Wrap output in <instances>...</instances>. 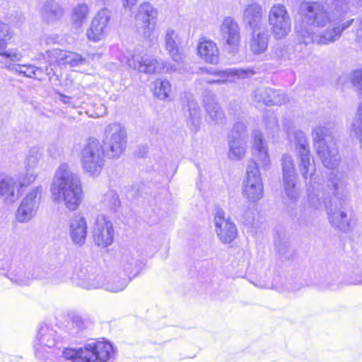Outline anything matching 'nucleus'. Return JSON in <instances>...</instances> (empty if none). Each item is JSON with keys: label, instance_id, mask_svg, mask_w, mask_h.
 I'll return each instance as SVG.
<instances>
[{"label": "nucleus", "instance_id": "obj_5", "mask_svg": "<svg viewBox=\"0 0 362 362\" xmlns=\"http://www.w3.org/2000/svg\"><path fill=\"white\" fill-rule=\"evenodd\" d=\"M61 358L69 362H114L115 351L109 341H90L78 349H64Z\"/></svg>", "mask_w": 362, "mask_h": 362}, {"label": "nucleus", "instance_id": "obj_9", "mask_svg": "<svg viewBox=\"0 0 362 362\" xmlns=\"http://www.w3.org/2000/svg\"><path fill=\"white\" fill-rule=\"evenodd\" d=\"M268 22L275 39H283L291 31V18L284 4H275L269 9Z\"/></svg>", "mask_w": 362, "mask_h": 362}, {"label": "nucleus", "instance_id": "obj_25", "mask_svg": "<svg viewBox=\"0 0 362 362\" xmlns=\"http://www.w3.org/2000/svg\"><path fill=\"white\" fill-rule=\"evenodd\" d=\"M269 39L267 28L252 30L248 42L251 53L255 56L264 54L268 49Z\"/></svg>", "mask_w": 362, "mask_h": 362}, {"label": "nucleus", "instance_id": "obj_42", "mask_svg": "<svg viewBox=\"0 0 362 362\" xmlns=\"http://www.w3.org/2000/svg\"><path fill=\"white\" fill-rule=\"evenodd\" d=\"M129 282L128 279L112 276L103 281L102 288L112 293H117L124 290Z\"/></svg>", "mask_w": 362, "mask_h": 362}, {"label": "nucleus", "instance_id": "obj_61", "mask_svg": "<svg viewBox=\"0 0 362 362\" xmlns=\"http://www.w3.org/2000/svg\"><path fill=\"white\" fill-rule=\"evenodd\" d=\"M60 100L61 101H62L64 103H66V104H69L71 103L70 100H71V98L70 97H68L65 95H60Z\"/></svg>", "mask_w": 362, "mask_h": 362}, {"label": "nucleus", "instance_id": "obj_46", "mask_svg": "<svg viewBox=\"0 0 362 362\" xmlns=\"http://www.w3.org/2000/svg\"><path fill=\"white\" fill-rule=\"evenodd\" d=\"M37 170H31L30 168H25V170L21 172L18 177L16 178L19 189H21L33 183L37 179Z\"/></svg>", "mask_w": 362, "mask_h": 362}, {"label": "nucleus", "instance_id": "obj_43", "mask_svg": "<svg viewBox=\"0 0 362 362\" xmlns=\"http://www.w3.org/2000/svg\"><path fill=\"white\" fill-rule=\"evenodd\" d=\"M287 135L289 139L294 138L295 143L298 146V152L305 150H310L309 143L308 141L306 134L300 129L287 130Z\"/></svg>", "mask_w": 362, "mask_h": 362}, {"label": "nucleus", "instance_id": "obj_35", "mask_svg": "<svg viewBox=\"0 0 362 362\" xmlns=\"http://www.w3.org/2000/svg\"><path fill=\"white\" fill-rule=\"evenodd\" d=\"M90 8L88 4L81 3L76 5L71 15L72 28L76 30H80L86 22L89 16Z\"/></svg>", "mask_w": 362, "mask_h": 362}, {"label": "nucleus", "instance_id": "obj_45", "mask_svg": "<svg viewBox=\"0 0 362 362\" xmlns=\"http://www.w3.org/2000/svg\"><path fill=\"white\" fill-rule=\"evenodd\" d=\"M43 57L46 60V65L45 66L42 64H40L39 66H35V79H37L39 81L44 80L45 76H47L49 78H51V77L55 74L54 68L52 67L55 62H52V64H50L49 62V58L48 57L47 53L45 54H43Z\"/></svg>", "mask_w": 362, "mask_h": 362}, {"label": "nucleus", "instance_id": "obj_14", "mask_svg": "<svg viewBox=\"0 0 362 362\" xmlns=\"http://www.w3.org/2000/svg\"><path fill=\"white\" fill-rule=\"evenodd\" d=\"M247 179L243 188V196L250 202H257L263 197V185L259 170L255 165L247 168Z\"/></svg>", "mask_w": 362, "mask_h": 362}, {"label": "nucleus", "instance_id": "obj_33", "mask_svg": "<svg viewBox=\"0 0 362 362\" xmlns=\"http://www.w3.org/2000/svg\"><path fill=\"white\" fill-rule=\"evenodd\" d=\"M272 57L277 60L293 61L295 64H298L301 57L295 53L293 46L286 43H277L272 49Z\"/></svg>", "mask_w": 362, "mask_h": 362}, {"label": "nucleus", "instance_id": "obj_2", "mask_svg": "<svg viewBox=\"0 0 362 362\" xmlns=\"http://www.w3.org/2000/svg\"><path fill=\"white\" fill-rule=\"evenodd\" d=\"M51 197L54 203H64L70 211L78 209L83 199V190L79 177L67 164L57 169L50 187Z\"/></svg>", "mask_w": 362, "mask_h": 362}, {"label": "nucleus", "instance_id": "obj_60", "mask_svg": "<svg viewBox=\"0 0 362 362\" xmlns=\"http://www.w3.org/2000/svg\"><path fill=\"white\" fill-rule=\"evenodd\" d=\"M105 114H106V108L104 105H101L100 112H95L94 115H91V117H100Z\"/></svg>", "mask_w": 362, "mask_h": 362}, {"label": "nucleus", "instance_id": "obj_54", "mask_svg": "<svg viewBox=\"0 0 362 362\" xmlns=\"http://www.w3.org/2000/svg\"><path fill=\"white\" fill-rule=\"evenodd\" d=\"M349 78L353 86L362 93V69L353 71Z\"/></svg>", "mask_w": 362, "mask_h": 362}, {"label": "nucleus", "instance_id": "obj_41", "mask_svg": "<svg viewBox=\"0 0 362 362\" xmlns=\"http://www.w3.org/2000/svg\"><path fill=\"white\" fill-rule=\"evenodd\" d=\"M120 265L124 272L129 276L128 279H131V276L134 277L139 271L138 262L131 253H124L121 258Z\"/></svg>", "mask_w": 362, "mask_h": 362}, {"label": "nucleus", "instance_id": "obj_58", "mask_svg": "<svg viewBox=\"0 0 362 362\" xmlns=\"http://www.w3.org/2000/svg\"><path fill=\"white\" fill-rule=\"evenodd\" d=\"M11 280L18 285H23L28 284V281L22 276V274L18 275V276L14 278H11Z\"/></svg>", "mask_w": 362, "mask_h": 362}, {"label": "nucleus", "instance_id": "obj_39", "mask_svg": "<svg viewBox=\"0 0 362 362\" xmlns=\"http://www.w3.org/2000/svg\"><path fill=\"white\" fill-rule=\"evenodd\" d=\"M187 107L189 112L187 125L192 131L197 132L201 123L200 108L193 99L188 100Z\"/></svg>", "mask_w": 362, "mask_h": 362}, {"label": "nucleus", "instance_id": "obj_18", "mask_svg": "<svg viewBox=\"0 0 362 362\" xmlns=\"http://www.w3.org/2000/svg\"><path fill=\"white\" fill-rule=\"evenodd\" d=\"M252 160L247 166L255 165L259 170V168L267 170L271 165L270 158L268 153V148L263 141L262 133L256 130L253 132V143L251 148Z\"/></svg>", "mask_w": 362, "mask_h": 362}, {"label": "nucleus", "instance_id": "obj_34", "mask_svg": "<svg viewBox=\"0 0 362 362\" xmlns=\"http://www.w3.org/2000/svg\"><path fill=\"white\" fill-rule=\"evenodd\" d=\"M40 11L43 20L48 23L59 20L64 14L62 6L54 1L43 2Z\"/></svg>", "mask_w": 362, "mask_h": 362}, {"label": "nucleus", "instance_id": "obj_8", "mask_svg": "<svg viewBox=\"0 0 362 362\" xmlns=\"http://www.w3.org/2000/svg\"><path fill=\"white\" fill-rule=\"evenodd\" d=\"M62 341V337L53 327L48 325H40L33 344L35 356L40 360L47 359Z\"/></svg>", "mask_w": 362, "mask_h": 362}, {"label": "nucleus", "instance_id": "obj_30", "mask_svg": "<svg viewBox=\"0 0 362 362\" xmlns=\"http://www.w3.org/2000/svg\"><path fill=\"white\" fill-rule=\"evenodd\" d=\"M202 73L211 75L221 78L228 77H237L238 78H249L256 74L252 68L238 69L230 68L226 70L218 71L214 68H206L201 69Z\"/></svg>", "mask_w": 362, "mask_h": 362}, {"label": "nucleus", "instance_id": "obj_29", "mask_svg": "<svg viewBox=\"0 0 362 362\" xmlns=\"http://www.w3.org/2000/svg\"><path fill=\"white\" fill-rule=\"evenodd\" d=\"M198 54L204 62L216 64L219 61V49L211 40L202 37L197 47Z\"/></svg>", "mask_w": 362, "mask_h": 362}, {"label": "nucleus", "instance_id": "obj_37", "mask_svg": "<svg viewBox=\"0 0 362 362\" xmlns=\"http://www.w3.org/2000/svg\"><path fill=\"white\" fill-rule=\"evenodd\" d=\"M10 61L5 63L4 68L8 71L27 78H35V66L30 64H17V62Z\"/></svg>", "mask_w": 362, "mask_h": 362}, {"label": "nucleus", "instance_id": "obj_64", "mask_svg": "<svg viewBox=\"0 0 362 362\" xmlns=\"http://www.w3.org/2000/svg\"><path fill=\"white\" fill-rule=\"evenodd\" d=\"M346 78V76H341L339 79V82L340 83V82L343 81Z\"/></svg>", "mask_w": 362, "mask_h": 362}, {"label": "nucleus", "instance_id": "obj_27", "mask_svg": "<svg viewBox=\"0 0 362 362\" xmlns=\"http://www.w3.org/2000/svg\"><path fill=\"white\" fill-rule=\"evenodd\" d=\"M253 98L255 101L266 105H281L287 101L284 93L269 88H258L254 92Z\"/></svg>", "mask_w": 362, "mask_h": 362}, {"label": "nucleus", "instance_id": "obj_52", "mask_svg": "<svg viewBox=\"0 0 362 362\" xmlns=\"http://www.w3.org/2000/svg\"><path fill=\"white\" fill-rule=\"evenodd\" d=\"M245 124L243 122L238 121L234 124L229 137L245 139L244 133L245 132Z\"/></svg>", "mask_w": 362, "mask_h": 362}, {"label": "nucleus", "instance_id": "obj_13", "mask_svg": "<svg viewBox=\"0 0 362 362\" xmlns=\"http://www.w3.org/2000/svg\"><path fill=\"white\" fill-rule=\"evenodd\" d=\"M214 230L223 244L232 243L238 235V228L230 217H226L222 209H217L214 217Z\"/></svg>", "mask_w": 362, "mask_h": 362}, {"label": "nucleus", "instance_id": "obj_15", "mask_svg": "<svg viewBox=\"0 0 362 362\" xmlns=\"http://www.w3.org/2000/svg\"><path fill=\"white\" fill-rule=\"evenodd\" d=\"M220 34L226 49L230 53H236L240 43V28L235 19L230 16L223 18L220 25Z\"/></svg>", "mask_w": 362, "mask_h": 362}, {"label": "nucleus", "instance_id": "obj_56", "mask_svg": "<svg viewBox=\"0 0 362 362\" xmlns=\"http://www.w3.org/2000/svg\"><path fill=\"white\" fill-rule=\"evenodd\" d=\"M139 0H121L122 7L126 11H132Z\"/></svg>", "mask_w": 362, "mask_h": 362}, {"label": "nucleus", "instance_id": "obj_62", "mask_svg": "<svg viewBox=\"0 0 362 362\" xmlns=\"http://www.w3.org/2000/svg\"><path fill=\"white\" fill-rule=\"evenodd\" d=\"M172 71H176V69L174 68L173 66H171L170 67H167L166 68V71L167 72H170Z\"/></svg>", "mask_w": 362, "mask_h": 362}, {"label": "nucleus", "instance_id": "obj_24", "mask_svg": "<svg viewBox=\"0 0 362 362\" xmlns=\"http://www.w3.org/2000/svg\"><path fill=\"white\" fill-rule=\"evenodd\" d=\"M88 233L86 218L80 214H74L69 223V234L72 243L77 246L85 244Z\"/></svg>", "mask_w": 362, "mask_h": 362}, {"label": "nucleus", "instance_id": "obj_48", "mask_svg": "<svg viewBox=\"0 0 362 362\" xmlns=\"http://www.w3.org/2000/svg\"><path fill=\"white\" fill-rule=\"evenodd\" d=\"M351 132L359 139L362 147V104H360L357 109L356 116L351 124Z\"/></svg>", "mask_w": 362, "mask_h": 362}, {"label": "nucleus", "instance_id": "obj_20", "mask_svg": "<svg viewBox=\"0 0 362 362\" xmlns=\"http://www.w3.org/2000/svg\"><path fill=\"white\" fill-rule=\"evenodd\" d=\"M244 24L250 30L267 28L264 23V11L261 4L256 1L246 4L242 10Z\"/></svg>", "mask_w": 362, "mask_h": 362}, {"label": "nucleus", "instance_id": "obj_50", "mask_svg": "<svg viewBox=\"0 0 362 362\" xmlns=\"http://www.w3.org/2000/svg\"><path fill=\"white\" fill-rule=\"evenodd\" d=\"M83 328L84 321L79 315H74L66 325L67 332L71 336H76Z\"/></svg>", "mask_w": 362, "mask_h": 362}, {"label": "nucleus", "instance_id": "obj_59", "mask_svg": "<svg viewBox=\"0 0 362 362\" xmlns=\"http://www.w3.org/2000/svg\"><path fill=\"white\" fill-rule=\"evenodd\" d=\"M356 40L361 41L362 40V19L357 23Z\"/></svg>", "mask_w": 362, "mask_h": 362}, {"label": "nucleus", "instance_id": "obj_16", "mask_svg": "<svg viewBox=\"0 0 362 362\" xmlns=\"http://www.w3.org/2000/svg\"><path fill=\"white\" fill-rule=\"evenodd\" d=\"M284 188L286 196L291 202L297 200L299 196L296 188V173L293 160L290 155L284 154L281 158Z\"/></svg>", "mask_w": 362, "mask_h": 362}, {"label": "nucleus", "instance_id": "obj_31", "mask_svg": "<svg viewBox=\"0 0 362 362\" xmlns=\"http://www.w3.org/2000/svg\"><path fill=\"white\" fill-rule=\"evenodd\" d=\"M331 182L333 187V194L339 202V204L349 203V182L347 177L342 175H337L331 177Z\"/></svg>", "mask_w": 362, "mask_h": 362}, {"label": "nucleus", "instance_id": "obj_23", "mask_svg": "<svg viewBox=\"0 0 362 362\" xmlns=\"http://www.w3.org/2000/svg\"><path fill=\"white\" fill-rule=\"evenodd\" d=\"M129 68L145 74H158L164 72L166 68L164 61L151 56H136V60L130 61Z\"/></svg>", "mask_w": 362, "mask_h": 362}, {"label": "nucleus", "instance_id": "obj_57", "mask_svg": "<svg viewBox=\"0 0 362 362\" xmlns=\"http://www.w3.org/2000/svg\"><path fill=\"white\" fill-rule=\"evenodd\" d=\"M201 80L203 82L207 83H217V84H223L227 81L226 79L223 78H210L208 76L204 75Z\"/></svg>", "mask_w": 362, "mask_h": 362}, {"label": "nucleus", "instance_id": "obj_51", "mask_svg": "<svg viewBox=\"0 0 362 362\" xmlns=\"http://www.w3.org/2000/svg\"><path fill=\"white\" fill-rule=\"evenodd\" d=\"M40 159V154L37 151L31 152L26 158L25 168H30L31 170H37Z\"/></svg>", "mask_w": 362, "mask_h": 362}, {"label": "nucleus", "instance_id": "obj_38", "mask_svg": "<svg viewBox=\"0 0 362 362\" xmlns=\"http://www.w3.org/2000/svg\"><path fill=\"white\" fill-rule=\"evenodd\" d=\"M228 157L232 160L242 159L246 153V141L245 139L229 137Z\"/></svg>", "mask_w": 362, "mask_h": 362}, {"label": "nucleus", "instance_id": "obj_12", "mask_svg": "<svg viewBox=\"0 0 362 362\" xmlns=\"http://www.w3.org/2000/svg\"><path fill=\"white\" fill-rule=\"evenodd\" d=\"M93 240L95 245L107 247L112 245L115 238L112 222L104 214H98L91 226Z\"/></svg>", "mask_w": 362, "mask_h": 362}, {"label": "nucleus", "instance_id": "obj_10", "mask_svg": "<svg viewBox=\"0 0 362 362\" xmlns=\"http://www.w3.org/2000/svg\"><path fill=\"white\" fill-rule=\"evenodd\" d=\"M42 193V185L33 187L28 190L16 212V218L18 222L28 223L35 216Z\"/></svg>", "mask_w": 362, "mask_h": 362}, {"label": "nucleus", "instance_id": "obj_63", "mask_svg": "<svg viewBox=\"0 0 362 362\" xmlns=\"http://www.w3.org/2000/svg\"><path fill=\"white\" fill-rule=\"evenodd\" d=\"M101 3H103L104 5H108L110 0H99Z\"/></svg>", "mask_w": 362, "mask_h": 362}, {"label": "nucleus", "instance_id": "obj_47", "mask_svg": "<svg viewBox=\"0 0 362 362\" xmlns=\"http://www.w3.org/2000/svg\"><path fill=\"white\" fill-rule=\"evenodd\" d=\"M266 133L269 136L275 138L279 132V127L276 116L273 112H268L264 117Z\"/></svg>", "mask_w": 362, "mask_h": 362}, {"label": "nucleus", "instance_id": "obj_36", "mask_svg": "<svg viewBox=\"0 0 362 362\" xmlns=\"http://www.w3.org/2000/svg\"><path fill=\"white\" fill-rule=\"evenodd\" d=\"M204 104L209 118L216 123L222 122L224 117L223 112L216 102L213 94L204 96Z\"/></svg>", "mask_w": 362, "mask_h": 362}, {"label": "nucleus", "instance_id": "obj_1", "mask_svg": "<svg viewBox=\"0 0 362 362\" xmlns=\"http://www.w3.org/2000/svg\"><path fill=\"white\" fill-rule=\"evenodd\" d=\"M349 10L346 0H334L324 5L317 1L303 2L299 9L301 21L295 25L300 42L305 45H327L339 40L354 22L344 21Z\"/></svg>", "mask_w": 362, "mask_h": 362}, {"label": "nucleus", "instance_id": "obj_32", "mask_svg": "<svg viewBox=\"0 0 362 362\" xmlns=\"http://www.w3.org/2000/svg\"><path fill=\"white\" fill-rule=\"evenodd\" d=\"M165 49L174 62H182L184 58L178 45L180 40L177 33L172 28H168L165 35Z\"/></svg>", "mask_w": 362, "mask_h": 362}, {"label": "nucleus", "instance_id": "obj_11", "mask_svg": "<svg viewBox=\"0 0 362 362\" xmlns=\"http://www.w3.org/2000/svg\"><path fill=\"white\" fill-rule=\"evenodd\" d=\"M111 14V11L106 7L100 9L95 13L86 33L89 41L98 42L107 36L110 30Z\"/></svg>", "mask_w": 362, "mask_h": 362}, {"label": "nucleus", "instance_id": "obj_21", "mask_svg": "<svg viewBox=\"0 0 362 362\" xmlns=\"http://www.w3.org/2000/svg\"><path fill=\"white\" fill-rule=\"evenodd\" d=\"M77 284L85 289L102 288L103 276L93 267H81L76 272Z\"/></svg>", "mask_w": 362, "mask_h": 362}, {"label": "nucleus", "instance_id": "obj_7", "mask_svg": "<svg viewBox=\"0 0 362 362\" xmlns=\"http://www.w3.org/2000/svg\"><path fill=\"white\" fill-rule=\"evenodd\" d=\"M127 142V129L121 123L112 122L105 127L103 143L109 157L119 158L124 152Z\"/></svg>", "mask_w": 362, "mask_h": 362}, {"label": "nucleus", "instance_id": "obj_40", "mask_svg": "<svg viewBox=\"0 0 362 362\" xmlns=\"http://www.w3.org/2000/svg\"><path fill=\"white\" fill-rule=\"evenodd\" d=\"M121 203L118 194L114 190L105 193L100 200V208L109 212H116L120 207Z\"/></svg>", "mask_w": 362, "mask_h": 362}, {"label": "nucleus", "instance_id": "obj_26", "mask_svg": "<svg viewBox=\"0 0 362 362\" xmlns=\"http://www.w3.org/2000/svg\"><path fill=\"white\" fill-rule=\"evenodd\" d=\"M12 35L8 25L0 21V56L6 59H11L13 62H21L24 57V49H8L4 50L7 47V40L11 38Z\"/></svg>", "mask_w": 362, "mask_h": 362}, {"label": "nucleus", "instance_id": "obj_28", "mask_svg": "<svg viewBox=\"0 0 362 362\" xmlns=\"http://www.w3.org/2000/svg\"><path fill=\"white\" fill-rule=\"evenodd\" d=\"M20 189L16 177L0 175V197L6 203H13L19 197Z\"/></svg>", "mask_w": 362, "mask_h": 362}, {"label": "nucleus", "instance_id": "obj_53", "mask_svg": "<svg viewBox=\"0 0 362 362\" xmlns=\"http://www.w3.org/2000/svg\"><path fill=\"white\" fill-rule=\"evenodd\" d=\"M117 59L119 62L118 66L127 65L129 67L130 61L136 60V56L132 55L129 51H120L117 55Z\"/></svg>", "mask_w": 362, "mask_h": 362}, {"label": "nucleus", "instance_id": "obj_6", "mask_svg": "<svg viewBox=\"0 0 362 362\" xmlns=\"http://www.w3.org/2000/svg\"><path fill=\"white\" fill-rule=\"evenodd\" d=\"M81 162L83 170L92 177H98L105 164V153L98 140L89 139L81 153Z\"/></svg>", "mask_w": 362, "mask_h": 362}, {"label": "nucleus", "instance_id": "obj_44", "mask_svg": "<svg viewBox=\"0 0 362 362\" xmlns=\"http://www.w3.org/2000/svg\"><path fill=\"white\" fill-rule=\"evenodd\" d=\"M171 85L166 79H157L154 82V94L160 99H168L170 97Z\"/></svg>", "mask_w": 362, "mask_h": 362}, {"label": "nucleus", "instance_id": "obj_55", "mask_svg": "<svg viewBox=\"0 0 362 362\" xmlns=\"http://www.w3.org/2000/svg\"><path fill=\"white\" fill-rule=\"evenodd\" d=\"M255 218V211L247 210L243 213L242 219L245 224H251Z\"/></svg>", "mask_w": 362, "mask_h": 362}, {"label": "nucleus", "instance_id": "obj_22", "mask_svg": "<svg viewBox=\"0 0 362 362\" xmlns=\"http://www.w3.org/2000/svg\"><path fill=\"white\" fill-rule=\"evenodd\" d=\"M50 64L55 62L59 66L69 64L71 67L86 64V59L81 54L66 50L54 49L47 52Z\"/></svg>", "mask_w": 362, "mask_h": 362}, {"label": "nucleus", "instance_id": "obj_4", "mask_svg": "<svg viewBox=\"0 0 362 362\" xmlns=\"http://www.w3.org/2000/svg\"><path fill=\"white\" fill-rule=\"evenodd\" d=\"M298 169L305 180L308 192V203L310 208L320 210L327 207L329 194L323 184L320 183V178L315 176L316 168L310 150L298 152Z\"/></svg>", "mask_w": 362, "mask_h": 362}, {"label": "nucleus", "instance_id": "obj_3", "mask_svg": "<svg viewBox=\"0 0 362 362\" xmlns=\"http://www.w3.org/2000/svg\"><path fill=\"white\" fill-rule=\"evenodd\" d=\"M313 147L327 168L334 169L340 163L334 133V124L331 122H320L312 128Z\"/></svg>", "mask_w": 362, "mask_h": 362}, {"label": "nucleus", "instance_id": "obj_49", "mask_svg": "<svg viewBox=\"0 0 362 362\" xmlns=\"http://www.w3.org/2000/svg\"><path fill=\"white\" fill-rule=\"evenodd\" d=\"M74 276L72 267L64 265L55 272L53 281L55 284L66 281Z\"/></svg>", "mask_w": 362, "mask_h": 362}, {"label": "nucleus", "instance_id": "obj_19", "mask_svg": "<svg viewBox=\"0 0 362 362\" xmlns=\"http://www.w3.org/2000/svg\"><path fill=\"white\" fill-rule=\"evenodd\" d=\"M328 218L332 226L341 231L347 232L351 228L353 211L348 204H340L338 208H327Z\"/></svg>", "mask_w": 362, "mask_h": 362}, {"label": "nucleus", "instance_id": "obj_17", "mask_svg": "<svg viewBox=\"0 0 362 362\" xmlns=\"http://www.w3.org/2000/svg\"><path fill=\"white\" fill-rule=\"evenodd\" d=\"M158 16V11L150 2L145 1L141 3L135 15V19L137 23H141V28L143 35L146 37H149L153 30Z\"/></svg>", "mask_w": 362, "mask_h": 362}]
</instances>
